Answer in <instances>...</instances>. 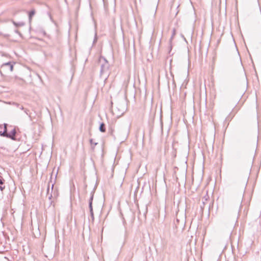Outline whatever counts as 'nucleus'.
Instances as JSON below:
<instances>
[{
    "instance_id": "412c9836",
    "label": "nucleus",
    "mask_w": 261,
    "mask_h": 261,
    "mask_svg": "<svg viewBox=\"0 0 261 261\" xmlns=\"http://www.w3.org/2000/svg\"><path fill=\"white\" fill-rule=\"evenodd\" d=\"M15 32L17 34H18L19 35H21L20 33L17 30H15Z\"/></svg>"
},
{
    "instance_id": "f8f14e48",
    "label": "nucleus",
    "mask_w": 261,
    "mask_h": 261,
    "mask_svg": "<svg viewBox=\"0 0 261 261\" xmlns=\"http://www.w3.org/2000/svg\"><path fill=\"white\" fill-rule=\"evenodd\" d=\"M12 22L13 24L16 27H22V26L24 25V24H25V23L22 21L16 22L14 21V20H12Z\"/></svg>"
},
{
    "instance_id": "aec40b11",
    "label": "nucleus",
    "mask_w": 261,
    "mask_h": 261,
    "mask_svg": "<svg viewBox=\"0 0 261 261\" xmlns=\"http://www.w3.org/2000/svg\"><path fill=\"white\" fill-rule=\"evenodd\" d=\"M208 198V195H206V196H204L203 198H202V200L204 199V201L205 202L207 200V199Z\"/></svg>"
},
{
    "instance_id": "dca6fc26",
    "label": "nucleus",
    "mask_w": 261,
    "mask_h": 261,
    "mask_svg": "<svg viewBox=\"0 0 261 261\" xmlns=\"http://www.w3.org/2000/svg\"><path fill=\"white\" fill-rule=\"evenodd\" d=\"M204 205H205V201H203L202 205H200V212L202 214H203V210L204 208Z\"/></svg>"
},
{
    "instance_id": "4468645a",
    "label": "nucleus",
    "mask_w": 261,
    "mask_h": 261,
    "mask_svg": "<svg viewBox=\"0 0 261 261\" xmlns=\"http://www.w3.org/2000/svg\"><path fill=\"white\" fill-rule=\"evenodd\" d=\"M243 194L242 193H241L239 197H238V204L240 205H241L242 200H243Z\"/></svg>"
},
{
    "instance_id": "9d476101",
    "label": "nucleus",
    "mask_w": 261,
    "mask_h": 261,
    "mask_svg": "<svg viewBox=\"0 0 261 261\" xmlns=\"http://www.w3.org/2000/svg\"><path fill=\"white\" fill-rule=\"evenodd\" d=\"M99 130L101 133H105L106 131V125L103 122H101L100 123Z\"/></svg>"
},
{
    "instance_id": "1a4fd4ad",
    "label": "nucleus",
    "mask_w": 261,
    "mask_h": 261,
    "mask_svg": "<svg viewBox=\"0 0 261 261\" xmlns=\"http://www.w3.org/2000/svg\"><path fill=\"white\" fill-rule=\"evenodd\" d=\"M238 70L241 71L242 73L244 72V68L243 67V65L241 60V58H240V60L238 62Z\"/></svg>"
},
{
    "instance_id": "f3484780",
    "label": "nucleus",
    "mask_w": 261,
    "mask_h": 261,
    "mask_svg": "<svg viewBox=\"0 0 261 261\" xmlns=\"http://www.w3.org/2000/svg\"><path fill=\"white\" fill-rule=\"evenodd\" d=\"M90 216L92 219V221L93 222L94 220V212L93 211L90 212Z\"/></svg>"
},
{
    "instance_id": "f257e3e1",
    "label": "nucleus",
    "mask_w": 261,
    "mask_h": 261,
    "mask_svg": "<svg viewBox=\"0 0 261 261\" xmlns=\"http://www.w3.org/2000/svg\"><path fill=\"white\" fill-rule=\"evenodd\" d=\"M99 62L100 65V75L102 76L103 74L106 75L109 74V69L110 65L108 61L103 57H100L99 59Z\"/></svg>"
},
{
    "instance_id": "423d86ee",
    "label": "nucleus",
    "mask_w": 261,
    "mask_h": 261,
    "mask_svg": "<svg viewBox=\"0 0 261 261\" xmlns=\"http://www.w3.org/2000/svg\"><path fill=\"white\" fill-rule=\"evenodd\" d=\"M1 67L2 68L8 67L9 68L10 71H12L13 70V64L11 62H8L3 63Z\"/></svg>"
},
{
    "instance_id": "a211bd4d",
    "label": "nucleus",
    "mask_w": 261,
    "mask_h": 261,
    "mask_svg": "<svg viewBox=\"0 0 261 261\" xmlns=\"http://www.w3.org/2000/svg\"><path fill=\"white\" fill-rule=\"evenodd\" d=\"M239 109L237 108H234L232 111V113H234V114L237 113V112L239 111Z\"/></svg>"
},
{
    "instance_id": "9b49d317",
    "label": "nucleus",
    "mask_w": 261,
    "mask_h": 261,
    "mask_svg": "<svg viewBox=\"0 0 261 261\" xmlns=\"http://www.w3.org/2000/svg\"><path fill=\"white\" fill-rule=\"evenodd\" d=\"M5 179L2 177H1L0 178V190L1 191H3L5 189V186H3L4 184Z\"/></svg>"
},
{
    "instance_id": "b1692460",
    "label": "nucleus",
    "mask_w": 261,
    "mask_h": 261,
    "mask_svg": "<svg viewBox=\"0 0 261 261\" xmlns=\"http://www.w3.org/2000/svg\"><path fill=\"white\" fill-rule=\"evenodd\" d=\"M52 197H53V196H52V194H51L49 196V197H48L49 199H51V198H52Z\"/></svg>"
},
{
    "instance_id": "a878e982",
    "label": "nucleus",
    "mask_w": 261,
    "mask_h": 261,
    "mask_svg": "<svg viewBox=\"0 0 261 261\" xmlns=\"http://www.w3.org/2000/svg\"><path fill=\"white\" fill-rule=\"evenodd\" d=\"M5 37H8L9 36V35L5 34L4 35Z\"/></svg>"
},
{
    "instance_id": "bb28decb",
    "label": "nucleus",
    "mask_w": 261,
    "mask_h": 261,
    "mask_svg": "<svg viewBox=\"0 0 261 261\" xmlns=\"http://www.w3.org/2000/svg\"><path fill=\"white\" fill-rule=\"evenodd\" d=\"M179 12V10H178L176 13V15H177V13Z\"/></svg>"
},
{
    "instance_id": "f03ea898",
    "label": "nucleus",
    "mask_w": 261,
    "mask_h": 261,
    "mask_svg": "<svg viewBox=\"0 0 261 261\" xmlns=\"http://www.w3.org/2000/svg\"><path fill=\"white\" fill-rule=\"evenodd\" d=\"M13 105L16 107L19 108L20 110L24 111V113L29 117L30 120H32L31 113L29 110L24 108L22 106L18 103L14 102Z\"/></svg>"
},
{
    "instance_id": "4be33fe9",
    "label": "nucleus",
    "mask_w": 261,
    "mask_h": 261,
    "mask_svg": "<svg viewBox=\"0 0 261 261\" xmlns=\"http://www.w3.org/2000/svg\"><path fill=\"white\" fill-rule=\"evenodd\" d=\"M49 185H48V188H47V194H49Z\"/></svg>"
},
{
    "instance_id": "6e6552de",
    "label": "nucleus",
    "mask_w": 261,
    "mask_h": 261,
    "mask_svg": "<svg viewBox=\"0 0 261 261\" xmlns=\"http://www.w3.org/2000/svg\"><path fill=\"white\" fill-rule=\"evenodd\" d=\"M36 11L34 9H32L29 12V19L30 22L31 21L32 17L35 14Z\"/></svg>"
},
{
    "instance_id": "7ed1b4c3",
    "label": "nucleus",
    "mask_w": 261,
    "mask_h": 261,
    "mask_svg": "<svg viewBox=\"0 0 261 261\" xmlns=\"http://www.w3.org/2000/svg\"><path fill=\"white\" fill-rule=\"evenodd\" d=\"M16 130L15 128H13L9 133H8V134L6 135V137L7 138L11 139L12 140H16Z\"/></svg>"
},
{
    "instance_id": "cd10ccee",
    "label": "nucleus",
    "mask_w": 261,
    "mask_h": 261,
    "mask_svg": "<svg viewBox=\"0 0 261 261\" xmlns=\"http://www.w3.org/2000/svg\"><path fill=\"white\" fill-rule=\"evenodd\" d=\"M97 144V143H94V146L96 145Z\"/></svg>"
},
{
    "instance_id": "20e7f679",
    "label": "nucleus",
    "mask_w": 261,
    "mask_h": 261,
    "mask_svg": "<svg viewBox=\"0 0 261 261\" xmlns=\"http://www.w3.org/2000/svg\"><path fill=\"white\" fill-rule=\"evenodd\" d=\"M94 194V191L93 190L91 192V196H90V198L89 199V201H88L89 208L90 212L93 211L92 202H93V200Z\"/></svg>"
},
{
    "instance_id": "5701e85b",
    "label": "nucleus",
    "mask_w": 261,
    "mask_h": 261,
    "mask_svg": "<svg viewBox=\"0 0 261 261\" xmlns=\"http://www.w3.org/2000/svg\"><path fill=\"white\" fill-rule=\"evenodd\" d=\"M90 143H91V144H93V139H90Z\"/></svg>"
},
{
    "instance_id": "39448f33",
    "label": "nucleus",
    "mask_w": 261,
    "mask_h": 261,
    "mask_svg": "<svg viewBox=\"0 0 261 261\" xmlns=\"http://www.w3.org/2000/svg\"><path fill=\"white\" fill-rule=\"evenodd\" d=\"M174 224L176 228H182L184 225V221L182 220L181 222L180 220L177 218L176 221L174 222Z\"/></svg>"
},
{
    "instance_id": "0eeeda50",
    "label": "nucleus",
    "mask_w": 261,
    "mask_h": 261,
    "mask_svg": "<svg viewBox=\"0 0 261 261\" xmlns=\"http://www.w3.org/2000/svg\"><path fill=\"white\" fill-rule=\"evenodd\" d=\"M7 124L5 123L4 126V130H2V133L1 134V136L6 137V135L8 134L7 132Z\"/></svg>"
},
{
    "instance_id": "c85d7f7f",
    "label": "nucleus",
    "mask_w": 261,
    "mask_h": 261,
    "mask_svg": "<svg viewBox=\"0 0 261 261\" xmlns=\"http://www.w3.org/2000/svg\"><path fill=\"white\" fill-rule=\"evenodd\" d=\"M179 5H178V6H177V8H177V9H178V7H179Z\"/></svg>"
},
{
    "instance_id": "393cba45",
    "label": "nucleus",
    "mask_w": 261,
    "mask_h": 261,
    "mask_svg": "<svg viewBox=\"0 0 261 261\" xmlns=\"http://www.w3.org/2000/svg\"><path fill=\"white\" fill-rule=\"evenodd\" d=\"M54 186V184H53L51 185V192H53Z\"/></svg>"
},
{
    "instance_id": "ddd939ff",
    "label": "nucleus",
    "mask_w": 261,
    "mask_h": 261,
    "mask_svg": "<svg viewBox=\"0 0 261 261\" xmlns=\"http://www.w3.org/2000/svg\"><path fill=\"white\" fill-rule=\"evenodd\" d=\"M155 112H153V113H150V119H149L150 123H151L152 124L153 123L154 119V117H155Z\"/></svg>"
},
{
    "instance_id": "6ab92c4d",
    "label": "nucleus",
    "mask_w": 261,
    "mask_h": 261,
    "mask_svg": "<svg viewBox=\"0 0 261 261\" xmlns=\"http://www.w3.org/2000/svg\"><path fill=\"white\" fill-rule=\"evenodd\" d=\"M169 54H170V52L172 49V42L171 43H170L169 42Z\"/></svg>"
},
{
    "instance_id": "2eb2a0df",
    "label": "nucleus",
    "mask_w": 261,
    "mask_h": 261,
    "mask_svg": "<svg viewBox=\"0 0 261 261\" xmlns=\"http://www.w3.org/2000/svg\"><path fill=\"white\" fill-rule=\"evenodd\" d=\"M175 34H176V30H175V29H173L172 30V36H171V38H170V40H169V42H170V43H171V42H172V39H173V38L174 36H175Z\"/></svg>"
}]
</instances>
